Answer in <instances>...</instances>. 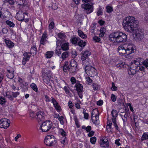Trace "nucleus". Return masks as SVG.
<instances>
[{
	"label": "nucleus",
	"instance_id": "1",
	"mask_svg": "<svg viewBox=\"0 0 148 148\" xmlns=\"http://www.w3.org/2000/svg\"><path fill=\"white\" fill-rule=\"evenodd\" d=\"M138 21L134 17L129 16L126 17L123 20V25L125 31L132 32L138 25Z\"/></svg>",
	"mask_w": 148,
	"mask_h": 148
},
{
	"label": "nucleus",
	"instance_id": "2",
	"mask_svg": "<svg viewBox=\"0 0 148 148\" xmlns=\"http://www.w3.org/2000/svg\"><path fill=\"white\" fill-rule=\"evenodd\" d=\"M109 38L110 41L121 43L126 42L127 37L125 34L120 32H116L111 34Z\"/></svg>",
	"mask_w": 148,
	"mask_h": 148
},
{
	"label": "nucleus",
	"instance_id": "3",
	"mask_svg": "<svg viewBox=\"0 0 148 148\" xmlns=\"http://www.w3.org/2000/svg\"><path fill=\"white\" fill-rule=\"evenodd\" d=\"M118 51L120 54L123 55L126 54L129 55L135 52L136 49L134 46L130 45L127 46L126 49L123 45L119 46L118 48Z\"/></svg>",
	"mask_w": 148,
	"mask_h": 148
},
{
	"label": "nucleus",
	"instance_id": "4",
	"mask_svg": "<svg viewBox=\"0 0 148 148\" xmlns=\"http://www.w3.org/2000/svg\"><path fill=\"white\" fill-rule=\"evenodd\" d=\"M93 0H82V1L83 4L82 5V8L84 9L85 11L87 14H89L92 12L93 10L92 5H90L89 3H86L88 2H90Z\"/></svg>",
	"mask_w": 148,
	"mask_h": 148
},
{
	"label": "nucleus",
	"instance_id": "5",
	"mask_svg": "<svg viewBox=\"0 0 148 148\" xmlns=\"http://www.w3.org/2000/svg\"><path fill=\"white\" fill-rule=\"evenodd\" d=\"M44 143L47 146H52L57 143L56 139L53 136L48 135L45 137Z\"/></svg>",
	"mask_w": 148,
	"mask_h": 148
},
{
	"label": "nucleus",
	"instance_id": "6",
	"mask_svg": "<svg viewBox=\"0 0 148 148\" xmlns=\"http://www.w3.org/2000/svg\"><path fill=\"white\" fill-rule=\"evenodd\" d=\"M52 124L50 121H46L42 122L40 126V129L43 132L49 131L52 128Z\"/></svg>",
	"mask_w": 148,
	"mask_h": 148
},
{
	"label": "nucleus",
	"instance_id": "7",
	"mask_svg": "<svg viewBox=\"0 0 148 148\" xmlns=\"http://www.w3.org/2000/svg\"><path fill=\"white\" fill-rule=\"evenodd\" d=\"M136 28L132 32L135 35L137 40L140 41L144 38V33L142 29L138 28V25Z\"/></svg>",
	"mask_w": 148,
	"mask_h": 148
},
{
	"label": "nucleus",
	"instance_id": "8",
	"mask_svg": "<svg viewBox=\"0 0 148 148\" xmlns=\"http://www.w3.org/2000/svg\"><path fill=\"white\" fill-rule=\"evenodd\" d=\"M85 70L87 75L91 77H93L97 74L96 69L90 66H86L85 68Z\"/></svg>",
	"mask_w": 148,
	"mask_h": 148
},
{
	"label": "nucleus",
	"instance_id": "9",
	"mask_svg": "<svg viewBox=\"0 0 148 148\" xmlns=\"http://www.w3.org/2000/svg\"><path fill=\"white\" fill-rule=\"evenodd\" d=\"M10 121L6 118H3L0 120V127L7 129L9 127Z\"/></svg>",
	"mask_w": 148,
	"mask_h": 148
},
{
	"label": "nucleus",
	"instance_id": "10",
	"mask_svg": "<svg viewBox=\"0 0 148 148\" xmlns=\"http://www.w3.org/2000/svg\"><path fill=\"white\" fill-rule=\"evenodd\" d=\"M136 63H137V62L136 60H134L133 62H131L130 68L128 69V71L129 74L134 75L136 73V71L135 69L137 66H136Z\"/></svg>",
	"mask_w": 148,
	"mask_h": 148
},
{
	"label": "nucleus",
	"instance_id": "11",
	"mask_svg": "<svg viewBox=\"0 0 148 148\" xmlns=\"http://www.w3.org/2000/svg\"><path fill=\"white\" fill-rule=\"evenodd\" d=\"M45 117V114L43 111H39L36 114V118L38 122L44 121Z\"/></svg>",
	"mask_w": 148,
	"mask_h": 148
},
{
	"label": "nucleus",
	"instance_id": "12",
	"mask_svg": "<svg viewBox=\"0 0 148 148\" xmlns=\"http://www.w3.org/2000/svg\"><path fill=\"white\" fill-rule=\"evenodd\" d=\"M75 86L76 88V89L77 92L79 97L82 99L83 97L82 93L83 92V86L80 84H76Z\"/></svg>",
	"mask_w": 148,
	"mask_h": 148
},
{
	"label": "nucleus",
	"instance_id": "13",
	"mask_svg": "<svg viewBox=\"0 0 148 148\" xmlns=\"http://www.w3.org/2000/svg\"><path fill=\"white\" fill-rule=\"evenodd\" d=\"M100 144L102 147H108L109 145L108 138L106 137H103L102 139L100 140Z\"/></svg>",
	"mask_w": 148,
	"mask_h": 148
},
{
	"label": "nucleus",
	"instance_id": "14",
	"mask_svg": "<svg viewBox=\"0 0 148 148\" xmlns=\"http://www.w3.org/2000/svg\"><path fill=\"white\" fill-rule=\"evenodd\" d=\"M136 62L139 63V64H143L147 68H148V59L145 60L143 59L138 58L137 59Z\"/></svg>",
	"mask_w": 148,
	"mask_h": 148
},
{
	"label": "nucleus",
	"instance_id": "15",
	"mask_svg": "<svg viewBox=\"0 0 148 148\" xmlns=\"http://www.w3.org/2000/svg\"><path fill=\"white\" fill-rule=\"evenodd\" d=\"M24 56L22 61V63L23 65H25L27 61H28L30 58L31 55L29 52H25L23 54Z\"/></svg>",
	"mask_w": 148,
	"mask_h": 148
},
{
	"label": "nucleus",
	"instance_id": "16",
	"mask_svg": "<svg viewBox=\"0 0 148 148\" xmlns=\"http://www.w3.org/2000/svg\"><path fill=\"white\" fill-rule=\"evenodd\" d=\"M24 13L22 11H19L16 14V19L20 21H23L24 19Z\"/></svg>",
	"mask_w": 148,
	"mask_h": 148
},
{
	"label": "nucleus",
	"instance_id": "17",
	"mask_svg": "<svg viewBox=\"0 0 148 148\" xmlns=\"http://www.w3.org/2000/svg\"><path fill=\"white\" fill-rule=\"evenodd\" d=\"M70 69L72 72H75L77 66V62L73 59L71 60L70 61Z\"/></svg>",
	"mask_w": 148,
	"mask_h": 148
},
{
	"label": "nucleus",
	"instance_id": "18",
	"mask_svg": "<svg viewBox=\"0 0 148 148\" xmlns=\"http://www.w3.org/2000/svg\"><path fill=\"white\" fill-rule=\"evenodd\" d=\"M128 114V113L127 112H121L120 114L122 117V119L123 121V124L124 125H125V123L127 121Z\"/></svg>",
	"mask_w": 148,
	"mask_h": 148
},
{
	"label": "nucleus",
	"instance_id": "19",
	"mask_svg": "<svg viewBox=\"0 0 148 148\" xmlns=\"http://www.w3.org/2000/svg\"><path fill=\"white\" fill-rule=\"evenodd\" d=\"M91 52L88 50H86L82 53L81 56V60L82 61L85 60L87 58L91 55Z\"/></svg>",
	"mask_w": 148,
	"mask_h": 148
},
{
	"label": "nucleus",
	"instance_id": "20",
	"mask_svg": "<svg viewBox=\"0 0 148 148\" xmlns=\"http://www.w3.org/2000/svg\"><path fill=\"white\" fill-rule=\"evenodd\" d=\"M52 102L53 103L54 106L55 107L56 109L58 111H60L61 110V107L59 105L58 103L56 101L55 99L52 98L51 100Z\"/></svg>",
	"mask_w": 148,
	"mask_h": 148
},
{
	"label": "nucleus",
	"instance_id": "21",
	"mask_svg": "<svg viewBox=\"0 0 148 148\" xmlns=\"http://www.w3.org/2000/svg\"><path fill=\"white\" fill-rule=\"evenodd\" d=\"M111 114L112 116V121H114V122L116 121V118L118 114L116 110H113L111 112Z\"/></svg>",
	"mask_w": 148,
	"mask_h": 148
},
{
	"label": "nucleus",
	"instance_id": "22",
	"mask_svg": "<svg viewBox=\"0 0 148 148\" xmlns=\"http://www.w3.org/2000/svg\"><path fill=\"white\" fill-rule=\"evenodd\" d=\"M51 76H49V77L44 76L43 77V81L45 83L50 85V82L52 80Z\"/></svg>",
	"mask_w": 148,
	"mask_h": 148
},
{
	"label": "nucleus",
	"instance_id": "23",
	"mask_svg": "<svg viewBox=\"0 0 148 148\" xmlns=\"http://www.w3.org/2000/svg\"><path fill=\"white\" fill-rule=\"evenodd\" d=\"M92 122L95 125H98L99 124V116H91Z\"/></svg>",
	"mask_w": 148,
	"mask_h": 148
},
{
	"label": "nucleus",
	"instance_id": "24",
	"mask_svg": "<svg viewBox=\"0 0 148 148\" xmlns=\"http://www.w3.org/2000/svg\"><path fill=\"white\" fill-rule=\"evenodd\" d=\"M78 35L83 39H86L87 37L86 34H85L84 32L80 29H79L77 31Z\"/></svg>",
	"mask_w": 148,
	"mask_h": 148
},
{
	"label": "nucleus",
	"instance_id": "25",
	"mask_svg": "<svg viewBox=\"0 0 148 148\" xmlns=\"http://www.w3.org/2000/svg\"><path fill=\"white\" fill-rule=\"evenodd\" d=\"M61 48L63 50H67L69 49V43L68 42L62 43L61 45Z\"/></svg>",
	"mask_w": 148,
	"mask_h": 148
},
{
	"label": "nucleus",
	"instance_id": "26",
	"mask_svg": "<svg viewBox=\"0 0 148 148\" xmlns=\"http://www.w3.org/2000/svg\"><path fill=\"white\" fill-rule=\"evenodd\" d=\"M5 41L7 46L9 48H12L14 45V43L10 40L5 39Z\"/></svg>",
	"mask_w": 148,
	"mask_h": 148
},
{
	"label": "nucleus",
	"instance_id": "27",
	"mask_svg": "<svg viewBox=\"0 0 148 148\" xmlns=\"http://www.w3.org/2000/svg\"><path fill=\"white\" fill-rule=\"evenodd\" d=\"M12 95V92L11 91H10L6 92L5 96L9 99L12 101L13 100V98Z\"/></svg>",
	"mask_w": 148,
	"mask_h": 148
},
{
	"label": "nucleus",
	"instance_id": "28",
	"mask_svg": "<svg viewBox=\"0 0 148 148\" xmlns=\"http://www.w3.org/2000/svg\"><path fill=\"white\" fill-rule=\"evenodd\" d=\"M99 113L97 109L95 108L92 111L91 116H99Z\"/></svg>",
	"mask_w": 148,
	"mask_h": 148
},
{
	"label": "nucleus",
	"instance_id": "29",
	"mask_svg": "<svg viewBox=\"0 0 148 148\" xmlns=\"http://www.w3.org/2000/svg\"><path fill=\"white\" fill-rule=\"evenodd\" d=\"M70 69V68H69L68 62H66L65 64L63 66V70L64 72H66L69 71Z\"/></svg>",
	"mask_w": 148,
	"mask_h": 148
},
{
	"label": "nucleus",
	"instance_id": "30",
	"mask_svg": "<svg viewBox=\"0 0 148 148\" xmlns=\"http://www.w3.org/2000/svg\"><path fill=\"white\" fill-rule=\"evenodd\" d=\"M69 56V52L67 51H65L61 55V58L64 60L68 58Z\"/></svg>",
	"mask_w": 148,
	"mask_h": 148
},
{
	"label": "nucleus",
	"instance_id": "31",
	"mask_svg": "<svg viewBox=\"0 0 148 148\" xmlns=\"http://www.w3.org/2000/svg\"><path fill=\"white\" fill-rule=\"evenodd\" d=\"M80 38L79 37H74L71 39L70 40L71 42L74 44H76L78 41L79 40Z\"/></svg>",
	"mask_w": 148,
	"mask_h": 148
},
{
	"label": "nucleus",
	"instance_id": "32",
	"mask_svg": "<svg viewBox=\"0 0 148 148\" xmlns=\"http://www.w3.org/2000/svg\"><path fill=\"white\" fill-rule=\"evenodd\" d=\"M5 23L9 27H14L15 26V24L12 22L7 20L5 21Z\"/></svg>",
	"mask_w": 148,
	"mask_h": 148
},
{
	"label": "nucleus",
	"instance_id": "33",
	"mask_svg": "<svg viewBox=\"0 0 148 148\" xmlns=\"http://www.w3.org/2000/svg\"><path fill=\"white\" fill-rule=\"evenodd\" d=\"M37 49L36 46H34L32 47L30 50V52H29L31 55L32 54H36V53Z\"/></svg>",
	"mask_w": 148,
	"mask_h": 148
},
{
	"label": "nucleus",
	"instance_id": "34",
	"mask_svg": "<svg viewBox=\"0 0 148 148\" xmlns=\"http://www.w3.org/2000/svg\"><path fill=\"white\" fill-rule=\"evenodd\" d=\"M106 29L105 28H101L100 30V31L101 33L99 35V36L101 37H103L104 36L105 32H106Z\"/></svg>",
	"mask_w": 148,
	"mask_h": 148
},
{
	"label": "nucleus",
	"instance_id": "35",
	"mask_svg": "<svg viewBox=\"0 0 148 148\" xmlns=\"http://www.w3.org/2000/svg\"><path fill=\"white\" fill-rule=\"evenodd\" d=\"M54 52L52 51H49L46 52V56L47 58H50L53 56Z\"/></svg>",
	"mask_w": 148,
	"mask_h": 148
},
{
	"label": "nucleus",
	"instance_id": "36",
	"mask_svg": "<svg viewBox=\"0 0 148 148\" xmlns=\"http://www.w3.org/2000/svg\"><path fill=\"white\" fill-rule=\"evenodd\" d=\"M92 86L93 89L95 90H98L100 88V86L99 85L95 83H93Z\"/></svg>",
	"mask_w": 148,
	"mask_h": 148
},
{
	"label": "nucleus",
	"instance_id": "37",
	"mask_svg": "<svg viewBox=\"0 0 148 148\" xmlns=\"http://www.w3.org/2000/svg\"><path fill=\"white\" fill-rule=\"evenodd\" d=\"M86 44V42L83 40H80L78 43L77 45L81 47H84Z\"/></svg>",
	"mask_w": 148,
	"mask_h": 148
},
{
	"label": "nucleus",
	"instance_id": "38",
	"mask_svg": "<svg viewBox=\"0 0 148 148\" xmlns=\"http://www.w3.org/2000/svg\"><path fill=\"white\" fill-rule=\"evenodd\" d=\"M30 87L35 91H37L38 88L37 87V86L34 83H32L30 85Z\"/></svg>",
	"mask_w": 148,
	"mask_h": 148
},
{
	"label": "nucleus",
	"instance_id": "39",
	"mask_svg": "<svg viewBox=\"0 0 148 148\" xmlns=\"http://www.w3.org/2000/svg\"><path fill=\"white\" fill-rule=\"evenodd\" d=\"M106 12L109 13H110L113 11V8L112 7L108 5L106 7Z\"/></svg>",
	"mask_w": 148,
	"mask_h": 148
},
{
	"label": "nucleus",
	"instance_id": "40",
	"mask_svg": "<svg viewBox=\"0 0 148 148\" xmlns=\"http://www.w3.org/2000/svg\"><path fill=\"white\" fill-rule=\"evenodd\" d=\"M6 102L5 98L2 96L0 97V104L2 105Z\"/></svg>",
	"mask_w": 148,
	"mask_h": 148
},
{
	"label": "nucleus",
	"instance_id": "41",
	"mask_svg": "<svg viewBox=\"0 0 148 148\" xmlns=\"http://www.w3.org/2000/svg\"><path fill=\"white\" fill-rule=\"evenodd\" d=\"M59 132L63 137H65L66 135V133L63 129H60L59 130Z\"/></svg>",
	"mask_w": 148,
	"mask_h": 148
},
{
	"label": "nucleus",
	"instance_id": "42",
	"mask_svg": "<svg viewBox=\"0 0 148 148\" xmlns=\"http://www.w3.org/2000/svg\"><path fill=\"white\" fill-rule=\"evenodd\" d=\"M125 63L124 62H121L120 63H119L118 64H116V66L118 68H124L125 66Z\"/></svg>",
	"mask_w": 148,
	"mask_h": 148
},
{
	"label": "nucleus",
	"instance_id": "43",
	"mask_svg": "<svg viewBox=\"0 0 148 148\" xmlns=\"http://www.w3.org/2000/svg\"><path fill=\"white\" fill-rule=\"evenodd\" d=\"M14 73L13 71L12 73H8L7 75L8 77L11 79H12L14 77Z\"/></svg>",
	"mask_w": 148,
	"mask_h": 148
},
{
	"label": "nucleus",
	"instance_id": "44",
	"mask_svg": "<svg viewBox=\"0 0 148 148\" xmlns=\"http://www.w3.org/2000/svg\"><path fill=\"white\" fill-rule=\"evenodd\" d=\"M58 37L61 39H63L66 37L65 35L61 33H60L58 34Z\"/></svg>",
	"mask_w": 148,
	"mask_h": 148
},
{
	"label": "nucleus",
	"instance_id": "45",
	"mask_svg": "<svg viewBox=\"0 0 148 148\" xmlns=\"http://www.w3.org/2000/svg\"><path fill=\"white\" fill-rule=\"evenodd\" d=\"M96 140V138L95 137H93L91 138L90 139V142L93 144H95Z\"/></svg>",
	"mask_w": 148,
	"mask_h": 148
},
{
	"label": "nucleus",
	"instance_id": "46",
	"mask_svg": "<svg viewBox=\"0 0 148 148\" xmlns=\"http://www.w3.org/2000/svg\"><path fill=\"white\" fill-rule=\"evenodd\" d=\"M148 139V134L146 133H144L141 137L142 140Z\"/></svg>",
	"mask_w": 148,
	"mask_h": 148
},
{
	"label": "nucleus",
	"instance_id": "47",
	"mask_svg": "<svg viewBox=\"0 0 148 148\" xmlns=\"http://www.w3.org/2000/svg\"><path fill=\"white\" fill-rule=\"evenodd\" d=\"M74 120L75 122V123L77 127H79L80 125L79 124V122L77 117L75 116L74 117Z\"/></svg>",
	"mask_w": 148,
	"mask_h": 148
},
{
	"label": "nucleus",
	"instance_id": "48",
	"mask_svg": "<svg viewBox=\"0 0 148 148\" xmlns=\"http://www.w3.org/2000/svg\"><path fill=\"white\" fill-rule=\"evenodd\" d=\"M111 89L113 91H116L117 90V87L115 86L114 83L113 82H112V86Z\"/></svg>",
	"mask_w": 148,
	"mask_h": 148
},
{
	"label": "nucleus",
	"instance_id": "49",
	"mask_svg": "<svg viewBox=\"0 0 148 148\" xmlns=\"http://www.w3.org/2000/svg\"><path fill=\"white\" fill-rule=\"evenodd\" d=\"M42 38L43 39L47 40V32L46 31H45L42 35V36L41 38Z\"/></svg>",
	"mask_w": 148,
	"mask_h": 148
},
{
	"label": "nucleus",
	"instance_id": "50",
	"mask_svg": "<svg viewBox=\"0 0 148 148\" xmlns=\"http://www.w3.org/2000/svg\"><path fill=\"white\" fill-rule=\"evenodd\" d=\"M36 114L34 112H31L29 114L30 117L32 119H33L34 118H36Z\"/></svg>",
	"mask_w": 148,
	"mask_h": 148
},
{
	"label": "nucleus",
	"instance_id": "51",
	"mask_svg": "<svg viewBox=\"0 0 148 148\" xmlns=\"http://www.w3.org/2000/svg\"><path fill=\"white\" fill-rule=\"evenodd\" d=\"M54 27V23L53 22H51L49 26V29H52Z\"/></svg>",
	"mask_w": 148,
	"mask_h": 148
},
{
	"label": "nucleus",
	"instance_id": "52",
	"mask_svg": "<svg viewBox=\"0 0 148 148\" xmlns=\"http://www.w3.org/2000/svg\"><path fill=\"white\" fill-rule=\"evenodd\" d=\"M86 80L87 81L88 84H90L92 83V81L91 79L89 77H87L86 78Z\"/></svg>",
	"mask_w": 148,
	"mask_h": 148
},
{
	"label": "nucleus",
	"instance_id": "53",
	"mask_svg": "<svg viewBox=\"0 0 148 148\" xmlns=\"http://www.w3.org/2000/svg\"><path fill=\"white\" fill-rule=\"evenodd\" d=\"M66 141V137H62L60 140V142L62 144H64Z\"/></svg>",
	"mask_w": 148,
	"mask_h": 148
},
{
	"label": "nucleus",
	"instance_id": "54",
	"mask_svg": "<svg viewBox=\"0 0 148 148\" xmlns=\"http://www.w3.org/2000/svg\"><path fill=\"white\" fill-rule=\"evenodd\" d=\"M64 117L63 116H60L58 119V120L60 121V123L61 124H64V122L63 121Z\"/></svg>",
	"mask_w": 148,
	"mask_h": 148
},
{
	"label": "nucleus",
	"instance_id": "55",
	"mask_svg": "<svg viewBox=\"0 0 148 148\" xmlns=\"http://www.w3.org/2000/svg\"><path fill=\"white\" fill-rule=\"evenodd\" d=\"M12 94L13 97H16L19 94V92H12Z\"/></svg>",
	"mask_w": 148,
	"mask_h": 148
},
{
	"label": "nucleus",
	"instance_id": "56",
	"mask_svg": "<svg viewBox=\"0 0 148 148\" xmlns=\"http://www.w3.org/2000/svg\"><path fill=\"white\" fill-rule=\"evenodd\" d=\"M103 12L102 11V9L101 8H99L97 12V15L98 16H99L100 15H101L102 14Z\"/></svg>",
	"mask_w": 148,
	"mask_h": 148
},
{
	"label": "nucleus",
	"instance_id": "57",
	"mask_svg": "<svg viewBox=\"0 0 148 148\" xmlns=\"http://www.w3.org/2000/svg\"><path fill=\"white\" fill-rule=\"evenodd\" d=\"M25 0H18V2L19 3V4L20 5H23L25 2Z\"/></svg>",
	"mask_w": 148,
	"mask_h": 148
},
{
	"label": "nucleus",
	"instance_id": "58",
	"mask_svg": "<svg viewBox=\"0 0 148 148\" xmlns=\"http://www.w3.org/2000/svg\"><path fill=\"white\" fill-rule=\"evenodd\" d=\"M94 40L96 42H99L100 40V38L98 37L95 36L93 38Z\"/></svg>",
	"mask_w": 148,
	"mask_h": 148
},
{
	"label": "nucleus",
	"instance_id": "59",
	"mask_svg": "<svg viewBox=\"0 0 148 148\" xmlns=\"http://www.w3.org/2000/svg\"><path fill=\"white\" fill-rule=\"evenodd\" d=\"M47 41V40L43 39V38H41L40 40V44H42L43 45H44L46 42Z\"/></svg>",
	"mask_w": 148,
	"mask_h": 148
},
{
	"label": "nucleus",
	"instance_id": "60",
	"mask_svg": "<svg viewBox=\"0 0 148 148\" xmlns=\"http://www.w3.org/2000/svg\"><path fill=\"white\" fill-rule=\"evenodd\" d=\"M71 81L72 83V84H74L76 82V80L75 78L74 77H72L71 79Z\"/></svg>",
	"mask_w": 148,
	"mask_h": 148
},
{
	"label": "nucleus",
	"instance_id": "61",
	"mask_svg": "<svg viewBox=\"0 0 148 148\" xmlns=\"http://www.w3.org/2000/svg\"><path fill=\"white\" fill-rule=\"evenodd\" d=\"M111 99L112 101L114 102L116 100V98L115 95L112 94L111 96Z\"/></svg>",
	"mask_w": 148,
	"mask_h": 148
},
{
	"label": "nucleus",
	"instance_id": "62",
	"mask_svg": "<svg viewBox=\"0 0 148 148\" xmlns=\"http://www.w3.org/2000/svg\"><path fill=\"white\" fill-rule=\"evenodd\" d=\"M89 132V133L88 134V136L89 137H91L94 134L95 132L94 131H90Z\"/></svg>",
	"mask_w": 148,
	"mask_h": 148
},
{
	"label": "nucleus",
	"instance_id": "63",
	"mask_svg": "<svg viewBox=\"0 0 148 148\" xmlns=\"http://www.w3.org/2000/svg\"><path fill=\"white\" fill-rule=\"evenodd\" d=\"M52 8L53 10H55L57 9L58 7L56 3H53L52 5Z\"/></svg>",
	"mask_w": 148,
	"mask_h": 148
},
{
	"label": "nucleus",
	"instance_id": "64",
	"mask_svg": "<svg viewBox=\"0 0 148 148\" xmlns=\"http://www.w3.org/2000/svg\"><path fill=\"white\" fill-rule=\"evenodd\" d=\"M68 104H69L68 105H69V107L70 108H72V107L74 106L73 103H72L71 101V100H70L69 101Z\"/></svg>",
	"mask_w": 148,
	"mask_h": 148
}]
</instances>
